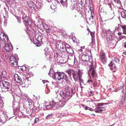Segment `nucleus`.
<instances>
[{
    "mask_svg": "<svg viewBox=\"0 0 126 126\" xmlns=\"http://www.w3.org/2000/svg\"><path fill=\"white\" fill-rule=\"evenodd\" d=\"M100 56L101 60L103 59V58H104L106 57L105 54L104 53H101L100 54Z\"/></svg>",
    "mask_w": 126,
    "mask_h": 126,
    "instance_id": "c85d7f7f",
    "label": "nucleus"
},
{
    "mask_svg": "<svg viewBox=\"0 0 126 126\" xmlns=\"http://www.w3.org/2000/svg\"><path fill=\"white\" fill-rule=\"evenodd\" d=\"M47 1L48 2H49L51 1V0H47Z\"/></svg>",
    "mask_w": 126,
    "mask_h": 126,
    "instance_id": "0e129e2a",
    "label": "nucleus"
},
{
    "mask_svg": "<svg viewBox=\"0 0 126 126\" xmlns=\"http://www.w3.org/2000/svg\"><path fill=\"white\" fill-rule=\"evenodd\" d=\"M97 85V83L95 81L94 82V83L93 84V86L94 87H95Z\"/></svg>",
    "mask_w": 126,
    "mask_h": 126,
    "instance_id": "de8ad7c7",
    "label": "nucleus"
},
{
    "mask_svg": "<svg viewBox=\"0 0 126 126\" xmlns=\"http://www.w3.org/2000/svg\"><path fill=\"white\" fill-rule=\"evenodd\" d=\"M91 58V57L87 54L82 55L81 57L83 64L86 66L87 65L88 67H87L86 68L87 70H88L89 75L94 77L96 75V72L94 67L93 62Z\"/></svg>",
    "mask_w": 126,
    "mask_h": 126,
    "instance_id": "f03ea898",
    "label": "nucleus"
},
{
    "mask_svg": "<svg viewBox=\"0 0 126 126\" xmlns=\"http://www.w3.org/2000/svg\"><path fill=\"white\" fill-rule=\"evenodd\" d=\"M74 57L72 55L69 56L67 58V61L70 62L71 61L73 60Z\"/></svg>",
    "mask_w": 126,
    "mask_h": 126,
    "instance_id": "412c9836",
    "label": "nucleus"
},
{
    "mask_svg": "<svg viewBox=\"0 0 126 126\" xmlns=\"http://www.w3.org/2000/svg\"><path fill=\"white\" fill-rule=\"evenodd\" d=\"M54 79L56 80H60L61 79H63L65 80V81L67 83H69V81L68 77L64 73L58 72H56L54 75Z\"/></svg>",
    "mask_w": 126,
    "mask_h": 126,
    "instance_id": "20e7f679",
    "label": "nucleus"
},
{
    "mask_svg": "<svg viewBox=\"0 0 126 126\" xmlns=\"http://www.w3.org/2000/svg\"><path fill=\"white\" fill-rule=\"evenodd\" d=\"M87 70L88 71V70ZM88 75L89 76V78H90V79H88L87 81V83H93V81L92 80V79H91V77H92L93 78H94V77H96V76H97V74L96 73V75L95 76H94V77H93L91 75H90V76H89V74H88Z\"/></svg>",
    "mask_w": 126,
    "mask_h": 126,
    "instance_id": "5701e85b",
    "label": "nucleus"
},
{
    "mask_svg": "<svg viewBox=\"0 0 126 126\" xmlns=\"http://www.w3.org/2000/svg\"><path fill=\"white\" fill-rule=\"evenodd\" d=\"M9 38L8 36L4 34L3 32H0V40H4L8 42Z\"/></svg>",
    "mask_w": 126,
    "mask_h": 126,
    "instance_id": "f8f14e48",
    "label": "nucleus"
},
{
    "mask_svg": "<svg viewBox=\"0 0 126 126\" xmlns=\"http://www.w3.org/2000/svg\"><path fill=\"white\" fill-rule=\"evenodd\" d=\"M67 54L66 53L64 52H63L62 53V55L61 56V57L62 58H65L66 57H67Z\"/></svg>",
    "mask_w": 126,
    "mask_h": 126,
    "instance_id": "c9c22d12",
    "label": "nucleus"
},
{
    "mask_svg": "<svg viewBox=\"0 0 126 126\" xmlns=\"http://www.w3.org/2000/svg\"><path fill=\"white\" fill-rule=\"evenodd\" d=\"M60 0V2L61 4L63 3H65V4H67V3L66 1L67 0Z\"/></svg>",
    "mask_w": 126,
    "mask_h": 126,
    "instance_id": "c03bdc74",
    "label": "nucleus"
},
{
    "mask_svg": "<svg viewBox=\"0 0 126 126\" xmlns=\"http://www.w3.org/2000/svg\"><path fill=\"white\" fill-rule=\"evenodd\" d=\"M118 90V89H117H117H115L114 91L116 92Z\"/></svg>",
    "mask_w": 126,
    "mask_h": 126,
    "instance_id": "680f3d73",
    "label": "nucleus"
},
{
    "mask_svg": "<svg viewBox=\"0 0 126 126\" xmlns=\"http://www.w3.org/2000/svg\"><path fill=\"white\" fill-rule=\"evenodd\" d=\"M54 103H53V100L49 103L47 102L45 105V108L47 109V110H49L50 109H52V108H53V105H54Z\"/></svg>",
    "mask_w": 126,
    "mask_h": 126,
    "instance_id": "dca6fc26",
    "label": "nucleus"
},
{
    "mask_svg": "<svg viewBox=\"0 0 126 126\" xmlns=\"http://www.w3.org/2000/svg\"><path fill=\"white\" fill-rule=\"evenodd\" d=\"M83 74V72L82 70L81 72H80L77 78V79L76 80L75 79L74 80L75 81H77L79 80L80 82V84L81 85V83H83V80L81 78V77L82 75Z\"/></svg>",
    "mask_w": 126,
    "mask_h": 126,
    "instance_id": "2eb2a0df",
    "label": "nucleus"
},
{
    "mask_svg": "<svg viewBox=\"0 0 126 126\" xmlns=\"http://www.w3.org/2000/svg\"><path fill=\"white\" fill-rule=\"evenodd\" d=\"M52 113L48 114V115L46 117V119L47 120L50 119L52 117Z\"/></svg>",
    "mask_w": 126,
    "mask_h": 126,
    "instance_id": "4c0bfd02",
    "label": "nucleus"
},
{
    "mask_svg": "<svg viewBox=\"0 0 126 126\" xmlns=\"http://www.w3.org/2000/svg\"><path fill=\"white\" fill-rule=\"evenodd\" d=\"M102 63L104 64H105L107 62V58L106 57L105 58H103V59L101 60Z\"/></svg>",
    "mask_w": 126,
    "mask_h": 126,
    "instance_id": "f704fd0d",
    "label": "nucleus"
},
{
    "mask_svg": "<svg viewBox=\"0 0 126 126\" xmlns=\"http://www.w3.org/2000/svg\"><path fill=\"white\" fill-rule=\"evenodd\" d=\"M124 47L125 48H126V42H125L124 43Z\"/></svg>",
    "mask_w": 126,
    "mask_h": 126,
    "instance_id": "603ef678",
    "label": "nucleus"
},
{
    "mask_svg": "<svg viewBox=\"0 0 126 126\" xmlns=\"http://www.w3.org/2000/svg\"><path fill=\"white\" fill-rule=\"evenodd\" d=\"M90 93L91 95H93V92L92 91H91L90 92Z\"/></svg>",
    "mask_w": 126,
    "mask_h": 126,
    "instance_id": "052dcab7",
    "label": "nucleus"
},
{
    "mask_svg": "<svg viewBox=\"0 0 126 126\" xmlns=\"http://www.w3.org/2000/svg\"><path fill=\"white\" fill-rule=\"evenodd\" d=\"M27 101V102L28 103V105L30 107V106H31L32 104V100H31L29 99V98L27 100H26Z\"/></svg>",
    "mask_w": 126,
    "mask_h": 126,
    "instance_id": "58836bf2",
    "label": "nucleus"
},
{
    "mask_svg": "<svg viewBox=\"0 0 126 126\" xmlns=\"http://www.w3.org/2000/svg\"><path fill=\"white\" fill-rule=\"evenodd\" d=\"M120 29V27L118 26H116V27L115 30L117 31H118Z\"/></svg>",
    "mask_w": 126,
    "mask_h": 126,
    "instance_id": "8fccbe9b",
    "label": "nucleus"
},
{
    "mask_svg": "<svg viewBox=\"0 0 126 126\" xmlns=\"http://www.w3.org/2000/svg\"><path fill=\"white\" fill-rule=\"evenodd\" d=\"M22 19L23 20V23L26 25H31L32 24L31 20L28 18V17L25 16V17H23Z\"/></svg>",
    "mask_w": 126,
    "mask_h": 126,
    "instance_id": "ddd939ff",
    "label": "nucleus"
},
{
    "mask_svg": "<svg viewBox=\"0 0 126 126\" xmlns=\"http://www.w3.org/2000/svg\"><path fill=\"white\" fill-rule=\"evenodd\" d=\"M43 39V37L42 36L39 35L37 39H36L39 42L41 43V42H42V39Z\"/></svg>",
    "mask_w": 126,
    "mask_h": 126,
    "instance_id": "c756f323",
    "label": "nucleus"
},
{
    "mask_svg": "<svg viewBox=\"0 0 126 126\" xmlns=\"http://www.w3.org/2000/svg\"><path fill=\"white\" fill-rule=\"evenodd\" d=\"M9 42V39L8 42L3 40H0V47L4 48L7 51L12 50L13 49V46L11 43H8Z\"/></svg>",
    "mask_w": 126,
    "mask_h": 126,
    "instance_id": "7ed1b4c3",
    "label": "nucleus"
},
{
    "mask_svg": "<svg viewBox=\"0 0 126 126\" xmlns=\"http://www.w3.org/2000/svg\"><path fill=\"white\" fill-rule=\"evenodd\" d=\"M77 2L79 4H80L81 7H82L83 6L84 0H78Z\"/></svg>",
    "mask_w": 126,
    "mask_h": 126,
    "instance_id": "393cba45",
    "label": "nucleus"
},
{
    "mask_svg": "<svg viewBox=\"0 0 126 126\" xmlns=\"http://www.w3.org/2000/svg\"><path fill=\"white\" fill-rule=\"evenodd\" d=\"M42 81L44 84H45L46 83L49 82L47 80H42Z\"/></svg>",
    "mask_w": 126,
    "mask_h": 126,
    "instance_id": "09e8293b",
    "label": "nucleus"
},
{
    "mask_svg": "<svg viewBox=\"0 0 126 126\" xmlns=\"http://www.w3.org/2000/svg\"><path fill=\"white\" fill-rule=\"evenodd\" d=\"M59 94L61 96H62L63 99L57 102L53 100V103H54V104L53 105V109L54 110L58 109L63 107L65 102L72 97V89L71 88H69L65 93L62 91L59 93Z\"/></svg>",
    "mask_w": 126,
    "mask_h": 126,
    "instance_id": "f257e3e1",
    "label": "nucleus"
},
{
    "mask_svg": "<svg viewBox=\"0 0 126 126\" xmlns=\"http://www.w3.org/2000/svg\"><path fill=\"white\" fill-rule=\"evenodd\" d=\"M82 106L85 110H89L91 111H94L95 110V112L97 113H101L103 111L105 110V108L103 107H97L95 109H94L87 106H85L84 105H82Z\"/></svg>",
    "mask_w": 126,
    "mask_h": 126,
    "instance_id": "6e6552de",
    "label": "nucleus"
},
{
    "mask_svg": "<svg viewBox=\"0 0 126 126\" xmlns=\"http://www.w3.org/2000/svg\"><path fill=\"white\" fill-rule=\"evenodd\" d=\"M20 69L22 71H25L26 69V67L24 66H21V67Z\"/></svg>",
    "mask_w": 126,
    "mask_h": 126,
    "instance_id": "a19ab883",
    "label": "nucleus"
},
{
    "mask_svg": "<svg viewBox=\"0 0 126 126\" xmlns=\"http://www.w3.org/2000/svg\"><path fill=\"white\" fill-rule=\"evenodd\" d=\"M7 120V119H6V118H2L0 116V123L1 125H2L4 124L6 122Z\"/></svg>",
    "mask_w": 126,
    "mask_h": 126,
    "instance_id": "aec40b11",
    "label": "nucleus"
},
{
    "mask_svg": "<svg viewBox=\"0 0 126 126\" xmlns=\"http://www.w3.org/2000/svg\"><path fill=\"white\" fill-rule=\"evenodd\" d=\"M121 27L123 29V33L124 34H126V26H121Z\"/></svg>",
    "mask_w": 126,
    "mask_h": 126,
    "instance_id": "cd10ccee",
    "label": "nucleus"
},
{
    "mask_svg": "<svg viewBox=\"0 0 126 126\" xmlns=\"http://www.w3.org/2000/svg\"><path fill=\"white\" fill-rule=\"evenodd\" d=\"M108 5L109 6L110 8L111 9H112L111 5V3H109Z\"/></svg>",
    "mask_w": 126,
    "mask_h": 126,
    "instance_id": "3c124183",
    "label": "nucleus"
},
{
    "mask_svg": "<svg viewBox=\"0 0 126 126\" xmlns=\"http://www.w3.org/2000/svg\"><path fill=\"white\" fill-rule=\"evenodd\" d=\"M47 50V48H46L45 49V51H46V50Z\"/></svg>",
    "mask_w": 126,
    "mask_h": 126,
    "instance_id": "338daca9",
    "label": "nucleus"
},
{
    "mask_svg": "<svg viewBox=\"0 0 126 126\" xmlns=\"http://www.w3.org/2000/svg\"><path fill=\"white\" fill-rule=\"evenodd\" d=\"M125 90H124V89H123V90L122 91V92H123V93H125L124 92H125Z\"/></svg>",
    "mask_w": 126,
    "mask_h": 126,
    "instance_id": "bf43d9fd",
    "label": "nucleus"
},
{
    "mask_svg": "<svg viewBox=\"0 0 126 126\" xmlns=\"http://www.w3.org/2000/svg\"><path fill=\"white\" fill-rule=\"evenodd\" d=\"M119 62L120 60L117 57L113 58L112 61L109 64V66L110 67V69L111 70L113 69H116L117 67L116 64H119Z\"/></svg>",
    "mask_w": 126,
    "mask_h": 126,
    "instance_id": "0eeeda50",
    "label": "nucleus"
},
{
    "mask_svg": "<svg viewBox=\"0 0 126 126\" xmlns=\"http://www.w3.org/2000/svg\"><path fill=\"white\" fill-rule=\"evenodd\" d=\"M68 53L70 54L73 53L74 51L71 47H70L69 49H67V50L66 51Z\"/></svg>",
    "mask_w": 126,
    "mask_h": 126,
    "instance_id": "2f4dec72",
    "label": "nucleus"
},
{
    "mask_svg": "<svg viewBox=\"0 0 126 126\" xmlns=\"http://www.w3.org/2000/svg\"><path fill=\"white\" fill-rule=\"evenodd\" d=\"M10 60L12 65L14 67H16L17 66L18 63L16 58L14 56H11Z\"/></svg>",
    "mask_w": 126,
    "mask_h": 126,
    "instance_id": "9d476101",
    "label": "nucleus"
},
{
    "mask_svg": "<svg viewBox=\"0 0 126 126\" xmlns=\"http://www.w3.org/2000/svg\"><path fill=\"white\" fill-rule=\"evenodd\" d=\"M115 3H117L118 4H119L121 6V3L120 0H113Z\"/></svg>",
    "mask_w": 126,
    "mask_h": 126,
    "instance_id": "e433bc0d",
    "label": "nucleus"
},
{
    "mask_svg": "<svg viewBox=\"0 0 126 126\" xmlns=\"http://www.w3.org/2000/svg\"><path fill=\"white\" fill-rule=\"evenodd\" d=\"M19 104L17 102H14L13 103V107L14 112L16 111L19 110Z\"/></svg>",
    "mask_w": 126,
    "mask_h": 126,
    "instance_id": "4468645a",
    "label": "nucleus"
},
{
    "mask_svg": "<svg viewBox=\"0 0 126 126\" xmlns=\"http://www.w3.org/2000/svg\"><path fill=\"white\" fill-rule=\"evenodd\" d=\"M94 16L93 15H91L90 18H89L90 20L91 21H93V19Z\"/></svg>",
    "mask_w": 126,
    "mask_h": 126,
    "instance_id": "49530a36",
    "label": "nucleus"
},
{
    "mask_svg": "<svg viewBox=\"0 0 126 126\" xmlns=\"http://www.w3.org/2000/svg\"><path fill=\"white\" fill-rule=\"evenodd\" d=\"M121 15L122 17L126 20V11L123 10L121 11Z\"/></svg>",
    "mask_w": 126,
    "mask_h": 126,
    "instance_id": "a211bd4d",
    "label": "nucleus"
},
{
    "mask_svg": "<svg viewBox=\"0 0 126 126\" xmlns=\"http://www.w3.org/2000/svg\"><path fill=\"white\" fill-rule=\"evenodd\" d=\"M75 0H70V1L72 3L75 2Z\"/></svg>",
    "mask_w": 126,
    "mask_h": 126,
    "instance_id": "6e6d98bb",
    "label": "nucleus"
},
{
    "mask_svg": "<svg viewBox=\"0 0 126 126\" xmlns=\"http://www.w3.org/2000/svg\"><path fill=\"white\" fill-rule=\"evenodd\" d=\"M91 15H94L93 11H91Z\"/></svg>",
    "mask_w": 126,
    "mask_h": 126,
    "instance_id": "5fc2aeb1",
    "label": "nucleus"
},
{
    "mask_svg": "<svg viewBox=\"0 0 126 126\" xmlns=\"http://www.w3.org/2000/svg\"><path fill=\"white\" fill-rule=\"evenodd\" d=\"M72 39L74 43H76L77 44L78 43V40H77L75 37H72Z\"/></svg>",
    "mask_w": 126,
    "mask_h": 126,
    "instance_id": "473e14b6",
    "label": "nucleus"
},
{
    "mask_svg": "<svg viewBox=\"0 0 126 126\" xmlns=\"http://www.w3.org/2000/svg\"><path fill=\"white\" fill-rule=\"evenodd\" d=\"M113 32L110 31L106 33V39L108 42L114 39Z\"/></svg>",
    "mask_w": 126,
    "mask_h": 126,
    "instance_id": "1a4fd4ad",
    "label": "nucleus"
},
{
    "mask_svg": "<svg viewBox=\"0 0 126 126\" xmlns=\"http://www.w3.org/2000/svg\"><path fill=\"white\" fill-rule=\"evenodd\" d=\"M16 18L17 20V22L19 23H21V18L17 16L16 17Z\"/></svg>",
    "mask_w": 126,
    "mask_h": 126,
    "instance_id": "37998d69",
    "label": "nucleus"
},
{
    "mask_svg": "<svg viewBox=\"0 0 126 126\" xmlns=\"http://www.w3.org/2000/svg\"><path fill=\"white\" fill-rule=\"evenodd\" d=\"M39 118L38 117H36L35 118L34 120V122L35 123H36L39 120Z\"/></svg>",
    "mask_w": 126,
    "mask_h": 126,
    "instance_id": "a18cd8bd",
    "label": "nucleus"
},
{
    "mask_svg": "<svg viewBox=\"0 0 126 126\" xmlns=\"http://www.w3.org/2000/svg\"><path fill=\"white\" fill-rule=\"evenodd\" d=\"M89 31H90V34L91 35V37H92V41L93 42V38L94 37V33H93V32H91L90 31V30L89 29Z\"/></svg>",
    "mask_w": 126,
    "mask_h": 126,
    "instance_id": "ea45409f",
    "label": "nucleus"
},
{
    "mask_svg": "<svg viewBox=\"0 0 126 126\" xmlns=\"http://www.w3.org/2000/svg\"><path fill=\"white\" fill-rule=\"evenodd\" d=\"M1 76L0 75V82L1 81Z\"/></svg>",
    "mask_w": 126,
    "mask_h": 126,
    "instance_id": "e2e57ef3",
    "label": "nucleus"
},
{
    "mask_svg": "<svg viewBox=\"0 0 126 126\" xmlns=\"http://www.w3.org/2000/svg\"><path fill=\"white\" fill-rule=\"evenodd\" d=\"M71 35H72V36H73L74 35V33L73 32H72L71 33Z\"/></svg>",
    "mask_w": 126,
    "mask_h": 126,
    "instance_id": "13d9d810",
    "label": "nucleus"
},
{
    "mask_svg": "<svg viewBox=\"0 0 126 126\" xmlns=\"http://www.w3.org/2000/svg\"><path fill=\"white\" fill-rule=\"evenodd\" d=\"M73 60L74 64L76 65H78V63L77 61V59L75 57H74Z\"/></svg>",
    "mask_w": 126,
    "mask_h": 126,
    "instance_id": "72a5a7b5",
    "label": "nucleus"
},
{
    "mask_svg": "<svg viewBox=\"0 0 126 126\" xmlns=\"http://www.w3.org/2000/svg\"><path fill=\"white\" fill-rule=\"evenodd\" d=\"M92 115H93V116H95V115L94 114H92Z\"/></svg>",
    "mask_w": 126,
    "mask_h": 126,
    "instance_id": "774afa93",
    "label": "nucleus"
},
{
    "mask_svg": "<svg viewBox=\"0 0 126 126\" xmlns=\"http://www.w3.org/2000/svg\"><path fill=\"white\" fill-rule=\"evenodd\" d=\"M5 13H6V15H7H7H8V12H7V11H6L5 12Z\"/></svg>",
    "mask_w": 126,
    "mask_h": 126,
    "instance_id": "69168bd1",
    "label": "nucleus"
},
{
    "mask_svg": "<svg viewBox=\"0 0 126 126\" xmlns=\"http://www.w3.org/2000/svg\"><path fill=\"white\" fill-rule=\"evenodd\" d=\"M46 30L47 32L48 33H49L51 30V29L49 28L48 27L46 29Z\"/></svg>",
    "mask_w": 126,
    "mask_h": 126,
    "instance_id": "79ce46f5",
    "label": "nucleus"
},
{
    "mask_svg": "<svg viewBox=\"0 0 126 126\" xmlns=\"http://www.w3.org/2000/svg\"><path fill=\"white\" fill-rule=\"evenodd\" d=\"M2 84L3 85L2 89L4 92L8 91L12 93L14 91V89L11 86L10 83L5 80L2 81Z\"/></svg>",
    "mask_w": 126,
    "mask_h": 126,
    "instance_id": "39448f33",
    "label": "nucleus"
},
{
    "mask_svg": "<svg viewBox=\"0 0 126 126\" xmlns=\"http://www.w3.org/2000/svg\"><path fill=\"white\" fill-rule=\"evenodd\" d=\"M121 34H122L121 32H118V35H121Z\"/></svg>",
    "mask_w": 126,
    "mask_h": 126,
    "instance_id": "4d7b16f0",
    "label": "nucleus"
},
{
    "mask_svg": "<svg viewBox=\"0 0 126 126\" xmlns=\"http://www.w3.org/2000/svg\"><path fill=\"white\" fill-rule=\"evenodd\" d=\"M22 98L24 99L27 100L29 98V97L28 96L27 94H23L22 95Z\"/></svg>",
    "mask_w": 126,
    "mask_h": 126,
    "instance_id": "b1692460",
    "label": "nucleus"
},
{
    "mask_svg": "<svg viewBox=\"0 0 126 126\" xmlns=\"http://www.w3.org/2000/svg\"><path fill=\"white\" fill-rule=\"evenodd\" d=\"M28 4L29 9H32L33 10L36 11V5L31 0L29 1L28 2Z\"/></svg>",
    "mask_w": 126,
    "mask_h": 126,
    "instance_id": "9b49d317",
    "label": "nucleus"
},
{
    "mask_svg": "<svg viewBox=\"0 0 126 126\" xmlns=\"http://www.w3.org/2000/svg\"><path fill=\"white\" fill-rule=\"evenodd\" d=\"M62 45H63L64 47H65L66 51L67 50V49H69L71 47L69 45L67 44H65V43H62Z\"/></svg>",
    "mask_w": 126,
    "mask_h": 126,
    "instance_id": "4be33fe9",
    "label": "nucleus"
},
{
    "mask_svg": "<svg viewBox=\"0 0 126 126\" xmlns=\"http://www.w3.org/2000/svg\"><path fill=\"white\" fill-rule=\"evenodd\" d=\"M33 43L37 47L41 45V43L36 39L33 40Z\"/></svg>",
    "mask_w": 126,
    "mask_h": 126,
    "instance_id": "6ab92c4d",
    "label": "nucleus"
},
{
    "mask_svg": "<svg viewBox=\"0 0 126 126\" xmlns=\"http://www.w3.org/2000/svg\"><path fill=\"white\" fill-rule=\"evenodd\" d=\"M14 80L17 83H20V82H22V79L20 76L17 74H14Z\"/></svg>",
    "mask_w": 126,
    "mask_h": 126,
    "instance_id": "f3484780",
    "label": "nucleus"
},
{
    "mask_svg": "<svg viewBox=\"0 0 126 126\" xmlns=\"http://www.w3.org/2000/svg\"><path fill=\"white\" fill-rule=\"evenodd\" d=\"M37 27L40 29H41L44 28L43 25L42 23H38L37 24Z\"/></svg>",
    "mask_w": 126,
    "mask_h": 126,
    "instance_id": "bb28decb",
    "label": "nucleus"
},
{
    "mask_svg": "<svg viewBox=\"0 0 126 126\" xmlns=\"http://www.w3.org/2000/svg\"><path fill=\"white\" fill-rule=\"evenodd\" d=\"M82 70L79 69L77 71L73 69H68L66 71V72L68 74L69 77L71 78L72 77L74 80H76L77 77L79 74L80 72H81Z\"/></svg>",
    "mask_w": 126,
    "mask_h": 126,
    "instance_id": "423d86ee",
    "label": "nucleus"
},
{
    "mask_svg": "<svg viewBox=\"0 0 126 126\" xmlns=\"http://www.w3.org/2000/svg\"><path fill=\"white\" fill-rule=\"evenodd\" d=\"M62 43H61V44H62V47L61 46V48H62L63 49L64 47H64V45H62Z\"/></svg>",
    "mask_w": 126,
    "mask_h": 126,
    "instance_id": "864d4df0",
    "label": "nucleus"
},
{
    "mask_svg": "<svg viewBox=\"0 0 126 126\" xmlns=\"http://www.w3.org/2000/svg\"><path fill=\"white\" fill-rule=\"evenodd\" d=\"M47 84H46V88L45 89V93L47 94H48L49 93L50 91V89L47 86Z\"/></svg>",
    "mask_w": 126,
    "mask_h": 126,
    "instance_id": "7c9ffc66",
    "label": "nucleus"
},
{
    "mask_svg": "<svg viewBox=\"0 0 126 126\" xmlns=\"http://www.w3.org/2000/svg\"><path fill=\"white\" fill-rule=\"evenodd\" d=\"M36 6V11L37 10H38L40 8H41L43 4L41 3H38L37 4Z\"/></svg>",
    "mask_w": 126,
    "mask_h": 126,
    "instance_id": "a878e982",
    "label": "nucleus"
}]
</instances>
